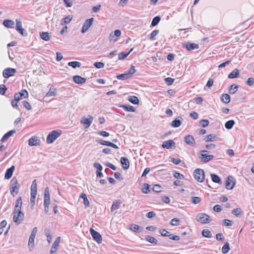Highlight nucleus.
I'll use <instances>...</instances> for the list:
<instances>
[{
    "label": "nucleus",
    "instance_id": "nucleus-26",
    "mask_svg": "<svg viewBox=\"0 0 254 254\" xmlns=\"http://www.w3.org/2000/svg\"><path fill=\"white\" fill-rule=\"evenodd\" d=\"M121 203H122V201H120V200H116L115 201H114L113 203V204H112L111 208V211L113 212V211H115V210L118 209L119 208V206H120Z\"/></svg>",
    "mask_w": 254,
    "mask_h": 254
},
{
    "label": "nucleus",
    "instance_id": "nucleus-41",
    "mask_svg": "<svg viewBox=\"0 0 254 254\" xmlns=\"http://www.w3.org/2000/svg\"><path fill=\"white\" fill-rule=\"evenodd\" d=\"M160 17L159 16H156L154 17L151 22V26H156L159 21H160Z\"/></svg>",
    "mask_w": 254,
    "mask_h": 254
},
{
    "label": "nucleus",
    "instance_id": "nucleus-58",
    "mask_svg": "<svg viewBox=\"0 0 254 254\" xmlns=\"http://www.w3.org/2000/svg\"><path fill=\"white\" fill-rule=\"evenodd\" d=\"M7 88L4 84L0 85V94L3 95L5 94Z\"/></svg>",
    "mask_w": 254,
    "mask_h": 254
},
{
    "label": "nucleus",
    "instance_id": "nucleus-25",
    "mask_svg": "<svg viewBox=\"0 0 254 254\" xmlns=\"http://www.w3.org/2000/svg\"><path fill=\"white\" fill-rule=\"evenodd\" d=\"M210 176H211V180L213 182H214L215 183L219 184H222V181H221L220 177L218 175L214 174H211L210 175Z\"/></svg>",
    "mask_w": 254,
    "mask_h": 254
},
{
    "label": "nucleus",
    "instance_id": "nucleus-12",
    "mask_svg": "<svg viewBox=\"0 0 254 254\" xmlns=\"http://www.w3.org/2000/svg\"><path fill=\"white\" fill-rule=\"evenodd\" d=\"M161 146L164 148H172L175 147V142L173 140L170 139L163 142Z\"/></svg>",
    "mask_w": 254,
    "mask_h": 254
},
{
    "label": "nucleus",
    "instance_id": "nucleus-11",
    "mask_svg": "<svg viewBox=\"0 0 254 254\" xmlns=\"http://www.w3.org/2000/svg\"><path fill=\"white\" fill-rule=\"evenodd\" d=\"M93 117L91 116L89 117V118H86L85 117H83L80 121V123L82 124L85 125L86 126L85 127L86 128H87L90 126L91 124L93 122Z\"/></svg>",
    "mask_w": 254,
    "mask_h": 254
},
{
    "label": "nucleus",
    "instance_id": "nucleus-31",
    "mask_svg": "<svg viewBox=\"0 0 254 254\" xmlns=\"http://www.w3.org/2000/svg\"><path fill=\"white\" fill-rule=\"evenodd\" d=\"M128 101L131 103L137 105L139 104V100L138 98L135 96H130L128 97Z\"/></svg>",
    "mask_w": 254,
    "mask_h": 254
},
{
    "label": "nucleus",
    "instance_id": "nucleus-33",
    "mask_svg": "<svg viewBox=\"0 0 254 254\" xmlns=\"http://www.w3.org/2000/svg\"><path fill=\"white\" fill-rule=\"evenodd\" d=\"M67 65L68 66H71L73 68H75L76 67H80L81 63L76 61L70 62L68 63Z\"/></svg>",
    "mask_w": 254,
    "mask_h": 254
},
{
    "label": "nucleus",
    "instance_id": "nucleus-59",
    "mask_svg": "<svg viewBox=\"0 0 254 254\" xmlns=\"http://www.w3.org/2000/svg\"><path fill=\"white\" fill-rule=\"evenodd\" d=\"M173 176L177 179H184V176L178 172H175L173 174Z\"/></svg>",
    "mask_w": 254,
    "mask_h": 254
},
{
    "label": "nucleus",
    "instance_id": "nucleus-44",
    "mask_svg": "<svg viewBox=\"0 0 254 254\" xmlns=\"http://www.w3.org/2000/svg\"><path fill=\"white\" fill-rule=\"evenodd\" d=\"M72 19V17L71 15H68L64 19H62V25L64 24H68Z\"/></svg>",
    "mask_w": 254,
    "mask_h": 254
},
{
    "label": "nucleus",
    "instance_id": "nucleus-8",
    "mask_svg": "<svg viewBox=\"0 0 254 254\" xmlns=\"http://www.w3.org/2000/svg\"><path fill=\"white\" fill-rule=\"evenodd\" d=\"M28 96V93L26 90L23 89L21 92L16 93L14 94V100L16 101H19L22 97L27 98Z\"/></svg>",
    "mask_w": 254,
    "mask_h": 254
},
{
    "label": "nucleus",
    "instance_id": "nucleus-7",
    "mask_svg": "<svg viewBox=\"0 0 254 254\" xmlns=\"http://www.w3.org/2000/svg\"><path fill=\"white\" fill-rule=\"evenodd\" d=\"M90 232L92 236L93 239L96 241L98 243L100 244L102 243V239L101 235L99 233L96 231L92 228H90Z\"/></svg>",
    "mask_w": 254,
    "mask_h": 254
},
{
    "label": "nucleus",
    "instance_id": "nucleus-38",
    "mask_svg": "<svg viewBox=\"0 0 254 254\" xmlns=\"http://www.w3.org/2000/svg\"><path fill=\"white\" fill-rule=\"evenodd\" d=\"M230 250L229 244L226 242L222 248V252L223 254H227Z\"/></svg>",
    "mask_w": 254,
    "mask_h": 254
},
{
    "label": "nucleus",
    "instance_id": "nucleus-17",
    "mask_svg": "<svg viewBox=\"0 0 254 254\" xmlns=\"http://www.w3.org/2000/svg\"><path fill=\"white\" fill-rule=\"evenodd\" d=\"M121 163L122 164L123 168L124 170H127L129 166V162L128 159L125 157H122L121 158Z\"/></svg>",
    "mask_w": 254,
    "mask_h": 254
},
{
    "label": "nucleus",
    "instance_id": "nucleus-1",
    "mask_svg": "<svg viewBox=\"0 0 254 254\" xmlns=\"http://www.w3.org/2000/svg\"><path fill=\"white\" fill-rule=\"evenodd\" d=\"M62 134V130L57 129L52 131L48 135L46 141L48 143H52L58 137Z\"/></svg>",
    "mask_w": 254,
    "mask_h": 254
},
{
    "label": "nucleus",
    "instance_id": "nucleus-54",
    "mask_svg": "<svg viewBox=\"0 0 254 254\" xmlns=\"http://www.w3.org/2000/svg\"><path fill=\"white\" fill-rule=\"evenodd\" d=\"M129 55V53H125L124 52H122L119 55L118 59L119 60H123L127 58Z\"/></svg>",
    "mask_w": 254,
    "mask_h": 254
},
{
    "label": "nucleus",
    "instance_id": "nucleus-20",
    "mask_svg": "<svg viewBox=\"0 0 254 254\" xmlns=\"http://www.w3.org/2000/svg\"><path fill=\"white\" fill-rule=\"evenodd\" d=\"M39 140L38 139L37 137L34 136L29 139L28 144L31 146H36L39 144Z\"/></svg>",
    "mask_w": 254,
    "mask_h": 254
},
{
    "label": "nucleus",
    "instance_id": "nucleus-47",
    "mask_svg": "<svg viewBox=\"0 0 254 254\" xmlns=\"http://www.w3.org/2000/svg\"><path fill=\"white\" fill-rule=\"evenodd\" d=\"M159 33V30H153L150 34V40H151V41L154 40L155 39V36H157Z\"/></svg>",
    "mask_w": 254,
    "mask_h": 254
},
{
    "label": "nucleus",
    "instance_id": "nucleus-40",
    "mask_svg": "<svg viewBox=\"0 0 254 254\" xmlns=\"http://www.w3.org/2000/svg\"><path fill=\"white\" fill-rule=\"evenodd\" d=\"M216 137L215 135L209 134L205 136L204 140L206 142L212 141L215 140Z\"/></svg>",
    "mask_w": 254,
    "mask_h": 254
},
{
    "label": "nucleus",
    "instance_id": "nucleus-49",
    "mask_svg": "<svg viewBox=\"0 0 254 254\" xmlns=\"http://www.w3.org/2000/svg\"><path fill=\"white\" fill-rule=\"evenodd\" d=\"M60 240H61L60 237H58L56 238V240L54 241V242L52 245V247H53V248L58 249V248L59 246L60 243Z\"/></svg>",
    "mask_w": 254,
    "mask_h": 254
},
{
    "label": "nucleus",
    "instance_id": "nucleus-46",
    "mask_svg": "<svg viewBox=\"0 0 254 254\" xmlns=\"http://www.w3.org/2000/svg\"><path fill=\"white\" fill-rule=\"evenodd\" d=\"M18 187H10V191L11 194L14 196L16 194H17L18 192Z\"/></svg>",
    "mask_w": 254,
    "mask_h": 254
},
{
    "label": "nucleus",
    "instance_id": "nucleus-42",
    "mask_svg": "<svg viewBox=\"0 0 254 254\" xmlns=\"http://www.w3.org/2000/svg\"><path fill=\"white\" fill-rule=\"evenodd\" d=\"M129 77L128 76V74L127 73L121 74L118 75L117 76V79H118L119 80H123L127 79Z\"/></svg>",
    "mask_w": 254,
    "mask_h": 254
},
{
    "label": "nucleus",
    "instance_id": "nucleus-64",
    "mask_svg": "<svg viewBox=\"0 0 254 254\" xmlns=\"http://www.w3.org/2000/svg\"><path fill=\"white\" fill-rule=\"evenodd\" d=\"M165 81L168 85H171L174 82V79L171 77H167L165 79Z\"/></svg>",
    "mask_w": 254,
    "mask_h": 254
},
{
    "label": "nucleus",
    "instance_id": "nucleus-29",
    "mask_svg": "<svg viewBox=\"0 0 254 254\" xmlns=\"http://www.w3.org/2000/svg\"><path fill=\"white\" fill-rule=\"evenodd\" d=\"M181 121L177 118L172 122L171 125L173 127H178L181 125Z\"/></svg>",
    "mask_w": 254,
    "mask_h": 254
},
{
    "label": "nucleus",
    "instance_id": "nucleus-56",
    "mask_svg": "<svg viewBox=\"0 0 254 254\" xmlns=\"http://www.w3.org/2000/svg\"><path fill=\"white\" fill-rule=\"evenodd\" d=\"M180 220L178 218H175L171 220L170 224L172 226H178L179 225Z\"/></svg>",
    "mask_w": 254,
    "mask_h": 254
},
{
    "label": "nucleus",
    "instance_id": "nucleus-51",
    "mask_svg": "<svg viewBox=\"0 0 254 254\" xmlns=\"http://www.w3.org/2000/svg\"><path fill=\"white\" fill-rule=\"evenodd\" d=\"M139 226L136 224H131L130 227V230L134 232H140Z\"/></svg>",
    "mask_w": 254,
    "mask_h": 254
},
{
    "label": "nucleus",
    "instance_id": "nucleus-48",
    "mask_svg": "<svg viewBox=\"0 0 254 254\" xmlns=\"http://www.w3.org/2000/svg\"><path fill=\"white\" fill-rule=\"evenodd\" d=\"M209 121L208 120L202 119L199 121L200 126L203 127H205L209 125Z\"/></svg>",
    "mask_w": 254,
    "mask_h": 254
},
{
    "label": "nucleus",
    "instance_id": "nucleus-24",
    "mask_svg": "<svg viewBox=\"0 0 254 254\" xmlns=\"http://www.w3.org/2000/svg\"><path fill=\"white\" fill-rule=\"evenodd\" d=\"M3 24L7 28H13L14 22L12 20L6 19L3 21Z\"/></svg>",
    "mask_w": 254,
    "mask_h": 254
},
{
    "label": "nucleus",
    "instance_id": "nucleus-21",
    "mask_svg": "<svg viewBox=\"0 0 254 254\" xmlns=\"http://www.w3.org/2000/svg\"><path fill=\"white\" fill-rule=\"evenodd\" d=\"M16 132L15 130H11L7 132H6L1 139V141L4 142L6 140H7L9 137L12 135L14 133Z\"/></svg>",
    "mask_w": 254,
    "mask_h": 254
},
{
    "label": "nucleus",
    "instance_id": "nucleus-23",
    "mask_svg": "<svg viewBox=\"0 0 254 254\" xmlns=\"http://www.w3.org/2000/svg\"><path fill=\"white\" fill-rule=\"evenodd\" d=\"M239 70L238 69L236 68L233 71H232L231 73L229 74L228 77L229 78H237L239 77Z\"/></svg>",
    "mask_w": 254,
    "mask_h": 254
},
{
    "label": "nucleus",
    "instance_id": "nucleus-32",
    "mask_svg": "<svg viewBox=\"0 0 254 254\" xmlns=\"http://www.w3.org/2000/svg\"><path fill=\"white\" fill-rule=\"evenodd\" d=\"M221 101L225 104H228L230 101V96L228 94H223L221 97Z\"/></svg>",
    "mask_w": 254,
    "mask_h": 254
},
{
    "label": "nucleus",
    "instance_id": "nucleus-30",
    "mask_svg": "<svg viewBox=\"0 0 254 254\" xmlns=\"http://www.w3.org/2000/svg\"><path fill=\"white\" fill-rule=\"evenodd\" d=\"M239 88L238 85L233 84L231 85L229 88V93L231 94H235L238 90Z\"/></svg>",
    "mask_w": 254,
    "mask_h": 254
},
{
    "label": "nucleus",
    "instance_id": "nucleus-61",
    "mask_svg": "<svg viewBox=\"0 0 254 254\" xmlns=\"http://www.w3.org/2000/svg\"><path fill=\"white\" fill-rule=\"evenodd\" d=\"M94 65L97 68H101L104 67L105 64L102 62H96L94 64Z\"/></svg>",
    "mask_w": 254,
    "mask_h": 254
},
{
    "label": "nucleus",
    "instance_id": "nucleus-35",
    "mask_svg": "<svg viewBox=\"0 0 254 254\" xmlns=\"http://www.w3.org/2000/svg\"><path fill=\"white\" fill-rule=\"evenodd\" d=\"M45 235L47 236V241L50 244L52 241V237L51 235V231L49 229H46L45 230Z\"/></svg>",
    "mask_w": 254,
    "mask_h": 254
},
{
    "label": "nucleus",
    "instance_id": "nucleus-6",
    "mask_svg": "<svg viewBox=\"0 0 254 254\" xmlns=\"http://www.w3.org/2000/svg\"><path fill=\"white\" fill-rule=\"evenodd\" d=\"M93 20L94 18L92 17L87 19L85 21V22L83 23V26L81 29V32L82 33H84L88 30V29L92 25Z\"/></svg>",
    "mask_w": 254,
    "mask_h": 254
},
{
    "label": "nucleus",
    "instance_id": "nucleus-63",
    "mask_svg": "<svg viewBox=\"0 0 254 254\" xmlns=\"http://www.w3.org/2000/svg\"><path fill=\"white\" fill-rule=\"evenodd\" d=\"M94 168L97 169V171H101L103 169L102 166L98 163H95L93 165Z\"/></svg>",
    "mask_w": 254,
    "mask_h": 254
},
{
    "label": "nucleus",
    "instance_id": "nucleus-2",
    "mask_svg": "<svg viewBox=\"0 0 254 254\" xmlns=\"http://www.w3.org/2000/svg\"><path fill=\"white\" fill-rule=\"evenodd\" d=\"M44 198V212L46 214H47L49 212V205L51 202L50 198V192L48 187H46L45 189Z\"/></svg>",
    "mask_w": 254,
    "mask_h": 254
},
{
    "label": "nucleus",
    "instance_id": "nucleus-57",
    "mask_svg": "<svg viewBox=\"0 0 254 254\" xmlns=\"http://www.w3.org/2000/svg\"><path fill=\"white\" fill-rule=\"evenodd\" d=\"M36 194V192H31L30 202L33 205L35 204Z\"/></svg>",
    "mask_w": 254,
    "mask_h": 254
},
{
    "label": "nucleus",
    "instance_id": "nucleus-43",
    "mask_svg": "<svg viewBox=\"0 0 254 254\" xmlns=\"http://www.w3.org/2000/svg\"><path fill=\"white\" fill-rule=\"evenodd\" d=\"M37 182L36 180H35L33 181L31 187V192H36L37 193Z\"/></svg>",
    "mask_w": 254,
    "mask_h": 254
},
{
    "label": "nucleus",
    "instance_id": "nucleus-5",
    "mask_svg": "<svg viewBox=\"0 0 254 254\" xmlns=\"http://www.w3.org/2000/svg\"><path fill=\"white\" fill-rule=\"evenodd\" d=\"M225 187L227 190H232L236 184V180L231 176H228L226 180Z\"/></svg>",
    "mask_w": 254,
    "mask_h": 254
},
{
    "label": "nucleus",
    "instance_id": "nucleus-4",
    "mask_svg": "<svg viewBox=\"0 0 254 254\" xmlns=\"http://www.w3.org/2000/svg\"><path fill=\"white\" fill-rule=\"evenodd\" d=\"M197 220L202 224L208 223L210 221V217L205 213H200L197 216Z\"/></svg>",
    "mask_w": 254,
    "mask_h": 254
},
{
    "label": "nucleus",
    "instance_id": "nucleus-22",
    "mask_svg": "<svg viewBox=\"0 0 254 254\" xmlns=\"http://www.w3.org/2000/svg\"><path fill=\"white\" fill-rule=\"evenodd\" d=\"M186 47L188 51H191L194 49H198L199 46L196 44L188 43L186 45Z\"/></svg>",
    "mask_w": 254,
    "mask_h": 254
},
{
    "label": "nucleus",
    "instance_id": "nucleus-62",
    "mask_svg": "<svg viewBox=\"0 0 254 254\" xmlns=\"http://www.w3.org/2000/svg\"><path fill=\"white\" fill-rule=\"evenodd\" d=\"M23 105L24 107L28 110H30L32 109L30 104L26 101H24L23 102Z\"/></svg>",
    "mask_w": 254,
    "mask_h": 254
},
{
    "label": "nucleus",
    "instance_id": "nucleus-37",
    "mask_svg": "<svg viewBox=\"0 0 254 254\" xmlns=\"http://www.w3.org/2000/svg\"><path fill=\"white\" fill-rule=\"evenodd\" d=\"M145 240L151 244L156 245L157 243V240L154 237L150 236H146Z\"/></svg>",
    "mask_w": 254,
    "mask_h": 254
},
{
    "label": "nucleus",
    "instance_id": "nucleus-52",
    "mask_svg": "<svg viewBox=\"0 0 254 254\" xmlns=\"http://www.w3.org/2000/svg\"><path fill=\"white\" fill-rule=\"evenodd\" d=\"M28 246H29V250L31 251H32L34 246H35V245H34V239H30L29 238V241H28Z\"/></svg>",
    "mask_w": 254,
    "mask_h": 254
},
{
    "label": "nucleus",
    "instance_id": "nucleus-36",
    "mask_svg": "<svg viewBox=\"0 0 254 254\" xmlns=\"http://www.w3.org/2000/svg\"><path fill=\"white\" fill-rule=\"evenodd\" d=\"M234 125L235 121L234 120H229L225 123V127L227 129H231Z\"/></svg>",
    "mask_w": 254,
    "mask_h": 254
},
{
    "label": "nucleus",
    "instance_id": "nucleus-55",
    "mask_svg": "<svg viewBox=\"0 0 254 254\" xmlns=\"http://www.w3.org/2000/svg\"><path fill=\"white\" fill-rule=\"evenodd\" d=\"M149 191V185L145 183L144 184L143 188L142 189V192L144 193H147Z\"/></svg>",
    "mask_w": 254,
    "mask_h": 254
},
{
    "label": "nucleus",
    "instance_id": "nucleus-27",
    "mask_svg": "<svg viewBox=\"0 0 254 254\" xmlns=\"http://www.w3.org/2000/svg\"><path fill=\"white\" fill-rule=\"evenodd\" d=\"M121 107L123 108L127 112H134L135 111V108L130 105H123L121 106Z\"/></svg>",
    "mask_w": 254,
    "mask_h": 254
},
{
    "label": "nucleus",
    "instance_id": "nucleus-3",
    "mask_svg": "<svg viewBox=\"0 0 254 254\" xmlns=\"http://www.w3.org/2000/svg\"><path fill=\"white\" fill-rule=\"evenodd\" d=\"M195 179L198 182L202 183L204 181L205 174L204 171L201 169H196L193 172Z\"/></svg>",
    "mask_w": 254,
    "mask_h": 254
},
{
    "label": "nucleus",
    "instance_id": "nucleus-34",
    "mask_svg": "<svg viewBox=\"0 0 254 254\" xmlns=\"http://www.w3.org/2000/svg\"><path fill=\"white\" fill-rule=\"evenodd\" d=\"M40 35L41 38L45 41H48L50 40L49 34L48 32H42Z\"/></svg>",
    "mask_w": 254,
    "mask_h": 254
},
{
    "label": "nucleus",
    "instance_id": "nucleus-45",
    "mask_svg": "<svg viewBox=\"0 0 254 254\" xmlns=\"http://www.w3.org/2000/svg\"><path fill=\"white\" fill-rule=\"evenodd\" d=\"M162 189L163 188L161 186H160L159 185L156 184L153 186L152 189L153 191H154V192H159L162 191Z\"/></svg>",
    "mask_w": 254,
    "mask_h": 254
},
{
    "label": "nucleus",
    "instance_id": "nucleus-19",
    "mask_svg": "<svg viewBox=\"0 0 254 254\" xmlns=\"http://www.w3.org/2000/svg\"><path fill=\"white\" fill-rule=\"evenodd\" d=\"M73 80L75 83L78 84H81L86 82V79L81 77L79 75H75L73 77Z\"/></svg>",
    "mask_w": 254,
    "mask_h": 254
},
{
    "label": "nucleus",
    "instance_id": "nucleus-39",
    "mask_svg": "<svg viewBox=\"0 0 254 254\" xmlns=\"http://www.w3.org/2000/svg\"><path fill=\"white\" fill-rule=\"evenodd\" d=\"M202 235L206 238H211L212 237V234L211 233V232L208 230V229H204L202 231Z\"/></svg>",
    "mask_w": 254,
    "mask_h": 254
},
{
    "label": "nucleus",
    "instance_id": "nucleus-15",
    "mask_svg": "<svg viewBox=\"0 0 254 254\" xmlns=\"http://www.w3.org/2000/svg\"><path fill=\"white\" fill-rule=\"evenodd\" d=\"M24 214L21 212V214L18 213H14L13 216V221L17 224H19L23 219Z\"/></svg>",
    "mask_w": 254,
    "mask_h": 254
},
{
    "label": "nucleus",
    "instance_id": "nucleus-13",
    "mask_svg": "<svg viewBox=\"0 0 254 254\" xmlns=\"http://www.w3.org/2000/svg\"><path fill=\"white\" fill-rule=\"evenodd\" d=\"M97 142L101 145L112 147L113 148L116 149L119 148L118 146L117 145L108 141H106L102 139H99L97 140Z\"/></svg>",
    "mask_w": 254,
    "mask_h": 254
},
{
    "label": "nucleus",
    "instance_id": "nucleus-16",
    "mask_svg": "<svg viewBox=\"0 0 254 254\" xmlns=\"http://www.w3.org/2000/svg\"><path fill=\"white\" fill-rule=\"evenodd\" d=\"M185 142L190 145L193 146L195 144V140L193 137L191 135H187L184 138Z\"/></svg>",
    "mask_w": 254,
    "mask_h": 254
},
{
    "label": "nucleus",
    "instance_id": "nucleus-10",
    "mask_svg": "<svg viewBox=\"0 0 254 254\" xmlns=\"http://www.w3.org/2000/svg\"><path fill=\"white\" fill-rule=\"evenodd\" d=\"M22 198L21 197H19L16 201V204L14 207L13 213H16L17 212L21 214V205H22Z\"/></svg>",
    "mask_w": 254,
    "mask_h": 254
},
{
    "label": "nucleus",
    "instance_id": "nucleus-14",
    "mask_svg": "<svg viewBox=\"0 0 254 254\" xmlns=\"http://www.w3.org/2000/svg\"><path fill=\"white\" fill-rule=\"evenodd\" d=\"M198 157L200 159L201 162L203 163H206L211 160L214 158V156L212 155L200 154Z\"/></svg>",
    "mask_w": 254,
    "mask_h": 254
},
{
    "label": "nucleus",
    "instance_id": "nucleus-18",
    "mask_svg": "<svg viewBox=\"0 0 254 254\" xmlns=\"http://www.w3.org/2000/svg\"><path fill=\"white\" fill-rule=\"evenodd\" d=\"M14 169L15 167L13 165L11 166V167H10L9 168L7 169L5 174V179H9L12 177Z\"/></svg>",
    "mask_w": 254,
    "mask_h": 254
},
{
    "label": "nucleus",
    "instance_id": "nucleus-50",
    "mask_svg": "<svg viewBox=\"0 0 254 254\" xmlns=\"http://www.w3.org/2000/svg\"><path fill=\"white\" fill-rule=\"evenodd\" d=\"M201 201V198L198 196H193L191 198V201L192 203L196 204L199 203Z\"/></svg>",
    "mask_w": 254,
    "mask_h": 254
},
{
    "label": "nucleus",
    "instance_id": "nucleus-28",
    "mask_svg": "<svg viewBox=\"0 0 254 254\" xmlns=\"http://www.w3.org/2000/svg\"><path fill=\"white\" fill-rule=\"evenodd\" d=\"M57 95V90L56 88L51 87L49 91L46 93V97L55 96Z\"/></svg>",
    "mask_w": 254,
    "mask_h": 254
},
{
    "label": "nucleus",
    "instance_id": "nucleus-53",
    "mask_svg": "<svg viewBox=\"0 0 254 254\" xmlns=\"http://www.w3.org/2000/svg\"><path fill=\"white\" fill-rule=\"evenodd\" d=\"M242 212L241 208H235L232 210V214L236 216H239L241 214Z\"/></svg>",
    "mask_w": 254,
    "mask_h": 254
},
{
    "label": "nucleus",
    "instance_id": "nucleus-60",
    "mask_svg": "<svg viewBox=\"0 0 254 254\" xmlns=\"http://www.w3.org/2000/svg\"><path fill=\"white\" fill-rule=\"evenodd\" d=\"M11 182V184L10 187H16V188L18 187V181L15 177H14L12 178Z\"/></svg>",
    "mask_w": 254,
    "mask_h": 254
},
{
    "label": "nucleus",
    "instance_id": "nucleus-9",
    "mask_svg": "<svg viewBox=\"0 0 254 254\" xmlns=\"http://www.w3.org/2000/svg\"><path fill=\"white\" fill-rule=\"evenodd\" d=\"M16 71V70L15 68L10 67L6 68L3 71V76L5 78H7L10 76H13Z\"/></svg>",
    "mask_w": 254,
    "mask_h": 254
}]
</instances>
